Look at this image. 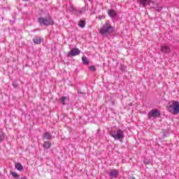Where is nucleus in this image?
<instances>
[{
    "instance_id": "nucleus-5",
    "label": "nucleus",
    "mask_w": 179,
    "mask_h": 179,
    "mask_svg": "<svg viewBox=\"0 0 179 179\" xmlns=\"http://www.w3.org/2000/svg\"><path fill=\"white\" fill-rule=\"evenodd\" d=\"M157 117H160V111L157 109H153L148 113V118H157Z\"/></svg>"
},
{
    "instance_id": "nucleus-21",
    "label": "nucleus",
    "mask_w": 179,
    "mask_h": 179,
    "mask_svg": "<svg viewBox=\"0 0 179 179\" xmlns=\"http://www.w3.org/2000/svg\"><path fill=\"white\" fill-rule=\"evenodd\" d=\"M90 71H91L92 72H96V67H94V66H91L89 67Z\"/></svg>"
},
{
    "instance_id": "nucleus-7",
    "label": "nucleus",
    "mask_w": 179,
    "mask_h": 179,
    "mask_svg": "<svg viewBox=\"0 0 179 179\" xmlns=\"http://www.w3.org/2000/svg\"><path fill=\"white\" fill-rule=\"evenodd\" d=\"M161 51L164 52V54H170L171 52V49L167 45H163L161 46Z\"/></svg>"
},
{
    "instance_id": "nucleus-3",
    "label": "nucleus",
    "mask_w": 179,
    "mask_h": 179,
    "mask_svg": "<svg viewBox=\"0 0 179 179\" xmlns=\"http://www.w3.org/2000/svg\"><path fill=\"white\" fill-rule=\"evenodd\" d=\"M110 135L116 141H120V139H124V138H125V136L124 135V131L122 130H120V129L111 131L110 132Z\"/></svg>"
},
{
    "instance_id": "nucleus-20",
    "label": "nucleus",
    "mask_w": 179,
    "mask_h": 179,
    "mask_svg": "<svg viewBox=\"0 0 179 179\" xmlns=\"http://www.w3.org/2000/svg\"><path fill=\"white\" fill-rule=\"evenodd\" d=\"M120 68L121 71H123L124 72H125V71H127V66H124L123 64H120Z\"/></svg>"
},
{
    "instance_id": "nucleus-12",
    "label": "nucleus",
    "mask_w": 179,
    "mask_h": 179,
    "mask_svg": "<svg viewBox=\"0 0 179 179\" xmlns=\"http://www.w3.org/2000/svg\"><path fill=\"white\" fill-rule=\"evenodd\" d=\"M32 41L34 43V44H41V42L43 41V38L40 36H35Z\"/></svg>"
},
{
    "instance_id": "nucleus-19",
    "label": "nucleus",
    "mask_w": 179,
    "mask_h": 179,
    "mask_svg": "<svg viewBox=\"0 0 179 179\" xmlns=\"http://www.w3.org/2000/svg\"><path fill=\"white\" fill-rule=\"evenodd\" d=\"M5 141V133L0 134V142Z\"/></svg>"
},
{
    "instance_id": "nucleus-10",
    "label": "nucleus",
    "mask_w": 179,
    "mask_h": 179,
    "mask_svg": "<svg viewBox=\"0 0 179 179\" xmlns=\"http://www.w3.org/2000/svg\"><path fill=\"white\" fill-rule=\"evenodd\" d=\"M108 15L110 17H111V19H115V17H117V12L113 9L108 10Z\"/></svg>"
},
{
    "instance_id": "nucleus-4",
    "label": "nucleus",
    "mask_w": 179,
    "mask_h": 179,
    "mask_svg": "<svg viewBox=\"0 0 179 179\" xmlns=\"http://www.w3.org/2000/svg\"><path fill=\"white\" fill-rule=\"evenodd\" d=\"M38 22L41 26H50L54 24V20H52L51 17H41L38 19Z\"/></svg>"
},
{
    "instance_id": "nucleus-6",
    "label": "nucleus",
    "mask_w": 179,
    "mask_h": 179,
    "mask_svg": "<svg viewBox=\"0 0 179 179\" xmlns=\"http://www.w3.org/2000/svg\"><path fill=\"white\" fill-rule=\"evenodd\" d=\"M80 54V50L78 48L72 49L70 52H68L67 57H76Z\"/></svg>"
},
{
    "instance_id": "nucleus-23",
    "label": "nucleus",
    "mask_w": 179,
    "mask_h": 179,
    "mask_svg": "<svg viewBox=\"0 0 179 179\" xmlns=\"http://www.w3.org/2000/svg\"><path fill=\"white\" fill-rule=\"evenodd\" d=\"M0 176H1V173H0Z\"/></svg>"
},
{
    "instance_id": "nucleus-13",
    "label": "nucleus",
    "mask_w": 179,
    "mask_h": 179,
    "mask_svg": "<svg viewBox=\"0 0 179 179\" xmlns=\"http://www.w3.org/2000/svg\"><path fill=\"white\" fill-rule=\"evenodd\" d=\"M137 2L143 5V8H145L150 2V0H137Z\"/></svg>"
},
{
    "instance_id": "nucleus-8",
    "label": "nucleus",
    "mask_w": 179,
    "mask_h": 179,
    "mask_svg": "<svg viewBox=\"0 0 179 179\" xmlns=\"http://www.w3.org/2000/svg\"><path fill=\"white\" fill-rule=\"evenodd\" d=\"M108 174L110 178H117V176H118V171L112 169L110 171Z\"/></svg>"
},
{
    "instance_id": "nucleus-9",
    "label": "nucleus",
    "mask_w": 179,
    "mask_h": 179,
    "mask_svg": "<svg viewBox=\"0 0 179 179\" xmlns=\"http://www.w3.org/2000/svg\"><path fill=\"white\" fill-rule=\"evenodd\" d=\"M42 139L43 141H51L52 139V136L50 133L45 132L43 134Z\"/></svg>"
},
{
    "instance_id": "nucleus-2",
    "label": "nucleus",
    "mask_w": 179,
    "mask_h": 179,
    "mask_svg": "<svg viewBox=\"0 0 179 179\" xmlns=\"http://www.w3.org/2000/svg\"><path fill=\"white\" fill-rule=\"evenodd\" d=\"M166 109L173 115H177L179 113V101H171L168 103Z\"/></svg>"
},
{
    "instance_id": "nucleus-1",
    "label": "nucleus",
    "mask_w": 179,
    "mask_h": 179,
    "mask_svg": "<svg viewBox=\"0 0 179 179\" xmlns=\"http://www.w3.org/2000/svg\"><path fill=\"white\" fill-rule=\"evenodd\" d=\"M114 27L111 25V22L110 20H106L103 27L99 29V33L102 36L111 34V33L114 31Z\"/></svg>"
},
{
    "instance_id": "nucleus-14",
    "label": "nucleus",
    "mask_w": 179,
    "mask_h": 179,
    "mask_svg": "<svg viewBox=\"0 0 179 179\" xmlns=\"http://www.w3.org/2000/svg\"><path fill=\"white\" fill-rule=\"evenodd\" d=\"M79 27L81 29H85V26H86V20H80L78 22Z\"/></svg>"
},
{
    "instance_id": "nucleus-18",
    "label": "nucleus",
    "mask_w": 179,
    "mask_h": 179,
    "mask_svg": "<svg viewBox=\"0 0 179 179\" xmlns=\"http://www.w3.org/2000/svg\"><path fill=\"white\" fill-rule=\"evenodd\" d=\"M65 101H66V96H62L60 99V103H62L63 106H65Z\"/></svg>"
},
{
    "instance_id": "nucleus-22",
    "label": "nucleus",
    "mask_w": 179,
    "mask_h": 179,
    "mask_svg": "<svg viewBox=\"0 0 179 179\" xmlns=\"http://www.w3.org/2000/svg\"><path fill=\"white\" fill-rule=\"evenodd\" d=\"M24 1H29V0H24Z\"/></svg>"
},
{
    "instance_id": "nucleus-17",
    "label": "nucleus",
    "mask_w": 179,
    "mask_h": 179,
    "mask_svg": "<svg viewBox=\"0 0 179 179\" xmlns=\"http://www.w3.org/2000/svg\"><path fill=\"white\" fill-rule=\"evenodd\" d=\"M10 174L14 178H19L20 177L16 172H11Z\"/></svg>"
},
{
    "instance_id": "nucleus-11",
    "label": "nucleus",
    "mask_w": 179,
    "mask_h": 179,
    "mask_svg": "<svg viewBox=\"0 0 179 179\" xmlns=\"http://www.w3.org/2000/svg\"><path fill=\"white\" fill-rule=\"evenodd\" d=\"M51 146H52V143H51L50 141H45L43 142V147L44 148V149L48 150V149H50Z\"/></svg>"
},
{
    "instance_id": "nucleus-15",
    "label": "nucleus",
    "mask_w": 179,
    "mask_h": 179,
    "mask_svg": "<svg viewBox=\"0 0 179 179\" xmlns=\"http://www.w3.org/2000/svg\"><path fill=\"white\" fill-rule=\"evenodd\" d=\"M15 167L17 170H18V171H22V170H23V166L21 165L20 163H16L15 164Z\"/></svg>"
},
{
    "instance_id": "nucleus-16",
    "label": "nucleus",
    "mask_w": 179,
    "mask_h": 179,
    "mask_svg": "<svg viewBox=\"0 0 179 179\" xmlns=\"http://www.w3.org/2000/svg\"><path fill=\"white\" fill-rule=\"evenodd\" d=\"M82 61H83V64H84V65H88V64H89V60L87 59V57H82Z\"/></svg>"
}]
</instances>
